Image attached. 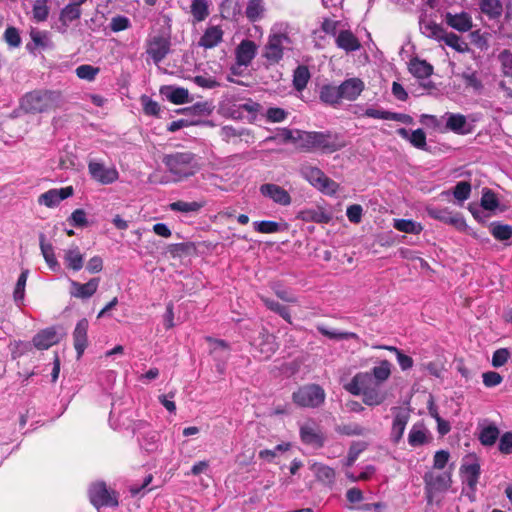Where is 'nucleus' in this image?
Wrapping results in <instances>:
<instances>
[{
  "label": "nucleus",
  "instance_id": "obj_19",
  "mask_svg": "<svg viewBox=\"0 0 512 512\" xmlns=\"http://www.w3.org/2000/svg\"><path fill=\"white\" fill-rule=\"evenodd\" d=\"M99 283H100L99 277L91 278L86 283H80L75 280H71L70 295L72 297L78 298V299H88L96 293V291L99 287Z\"/></svg>",
  "mask_w": 512,
  "mask_h": 512
},
{
  "label": "nucleus",
  "instance_id": "obj_64",
  "mask_svg": "<svg viewBox=\"0 0 512 512\" xmlns=\"http://www.w3.org/2000/svg\"><path fill=\"white\" fill-rule=\"evenodd\" d=\"M499 451L504 455L512 454V432L502 434L498 444Z\"/></svg>",
  "mask_w": 512,
  "mask_h": 512
},
{
  "label": "nucleus",
  "instance_id": "obj_8",
  "mask_svg": "<svg viewBox=\"0 0 512 512\" xmlns=\"http://www.w3.org/2000/svg\"><path fill=\"white\" fill-rule=\"evenodd\" d=\"M290 42V37L285 33L272 34L268 37L262 53L268 65H276L283 59L284 45Z\"/></svg>",
  "mask_w": 512,
  "mask_h": 512
},
{
  "label": "nucleus",
  "instance_id": "obj_23",
  "mask_svg": "<svg viewBox=\"0 0 512 512\" xmlns=\"http://www.w3.org/2000/svg\"><path fill=\"white\" fill-rule=\"evenodd\" d=\"M257 45L254 41L244 39L236 48V62L239 66H248L255 58Z\"/></svg>",
  "mask_w": 512,
  "mask_h": 512
},
{
  "label": "nucleus",
  "instance_id": "obj_63",
  "mask_svg": "<svg viewBox=\"0 0 512 512\" xmlns=\"http://www.w3.org/2000/svg\"><path fill=\"white\" fill-rule=\"evenodd\" d=\"M287 115L288 113L280 107H271L266 112L267 120L273 123L284 121Z\"/></svg>",
  "mask_w": 512,
  "mask_h": 512
},
{
  "label": "nucleus",
  "instance_id": "obj_46",
  "mask_svg": "<svg viewBox=\"0 0 512 512\" xmlns=\"http://www.w3.org/2000/svg\"><path fill=\"white\" fill-rule=\"evenodd\" d=\"M500 434L499 429L497 426L491 424L486 427H484L479 434V441L484 446H492L495 444L496 440L498 439Z\"/></svg>",
  "mask_w": 512,
  "mask_h": 512
},
{
  "label": "nucleus",
  "instance_id": "obj_50",
  "mask_svg": "<svg viewBox=\"0 0 512 512\" xmlns=\"http://www.w3.org/2000/svg\"><path fill=\"white\" fill-rule=\"evenodd\" d=\"M394 227L401 232L419 234L422 231L420 223H416L412 220L397 219L395 220Z\"/></svg>",
  "mask_w": 512,
  "mask_h": 512
},
{
  "label": "nucleus",
  "instance_id": "obj_33",
  "mask_svg": "<svg viewBox=\"0 0 512 512\" xmlns=\"http://www.w3.org/2000/svg\"><path fill=\"white\" fill-rule=\"evenodd\" d=\"M320 100L328 105L337 106L342 102L339 85L325 84L321 87L319 93Z\"/></svg>",
  "mask_w": 512,
  "mask_h": 512
},
{
  "label": "nucleus",
  "instance_id": "obj_54",
  "mask_svg": "<svg viewBox=\"0 0 512 512\" xmlns=\"http://www.w3.org/2000/svg\"><path fill=\"white\" fill-rule=\"evenodd\" d=\"M452 194L460 203L470 198L471 184L468 181H460L453 188Z\"/></svg>",
  "mask_w": 512,
  "mask_h": 512
},
{
  "label": "nucleus",
  "instance_id": "obj_52",
  "mask_svg": "<svg viewBox=\"0 0 512 512\" xmlns=\"http://www.w3.org/2000/svg\"><path fill=\"white\" fill-rule=\"evenodd\" d=\"M28 270H24L21 272L20 276L18 277L17 283L14 288L13 292V298L14 301L19 304L22 303L25 296V286L28 278Z\"/></svg>",
  "mask_w": 512,
  "mask_h": 512
},
{
  "label": "nucleus",
  "instance_id": "obj_24",
  "mask_svg": "<svg viewBox=\"0 0 512 512\" xmlns=\"http://www.w3.org/2000/svg\"><path fill=\"white\" fill-rule=\"evenodd\" d=\"M460 472L467 486L474 494L481 474L480 464L476 460L471 463H465L461 466Z\"/></svg>",
  "mask_w": 512,
  "mask_h": 512
},
{
  "label": "nucleus",
  "instance_id": "obj_1",
  "mask_svg": "<svg viewBox=\"0 0 512 512\" xmlns=\"http://www.w3.org/2000/svg\"><path fill=\"white\" fill-rule=\"evenodd\" d=\"M162 163L174 182L186 180L200 170L197 156L191 151H175L164 154Z\"/></svg>",
  "mask_w": 512,
  "mask_h": 512
},
{
  "label": "nucleus",
  "instance_id": "obj_43",
  "mask_svg": "<svg viewBox=\"0 0 512 512\" xmlns=\"http://www.w3.org/2000/svg\"><path fill=\"white\" fill-rule=\"evenodd\" d=\"M369 373L372 375L374 381L381 385L391 375V363L388 360H382L380 364L373 367Z\"/></svg>",
  "mask_w": 512,
  "mask_h": 512
},
{
  "label": "nucleus",
  "instance_id": "obj_27",
  "mask_svg": "<svg viewBox=\"0 0 512 512\" xmlns=\"http://www.w3.org/2000/svg\"><path fill=\"white\" fill-rule=\"evenodd\" d=\"M409 72L418 79H425L433 74V66L426 60L414 57L408 64Z\"/></svg>",
  "mask_w": 512,
  "mask_h": 512
},
{
  "label": "nucleus",
  "instance_id": "obj_53",
  "mask_svg": "<svg viewBox=\"0 0 512 512\" xmlns=\"http://www.w3.org/2000/svg\"><path fill=\"white\" fill-rule=\"evenodd\" d=\"M33 18L37 22L46 21L49 16L48 0H36L32 8Z\"/></svg>",
  "mask_w": 512,
  "mask_h": 512
},
{
  "label": "nucleus",
  "instance_id": "obj_61",
  "mask_svg": "<svg viewBox=\"0 0 512 512\" xmlns=\"http://www.w3.org/2000/svg\"><path fill=\"white\" fill-rule=\"evenodd\" d=\"M409 142L417 149L426 150V134L423 129L418 128L414 130L410 137Z\"/></svg>",
  "mask_w": 512,
  "mask_h": 512
},
{
  "label": "nucleus",
  "instance_id": "obj_28",
  "mask_svg": "<svg viewBox=\"0 0 512 512\" xmlns=\"http://www.w3.org/2000/svg\"><path fill=\"white\" fill-rule=\"evenodd\" d=\"M310 469L314 473L316 479L324 485L332 486L334 484L336 472L332 467L323 463H313Z\"/></svg>",
  "mask_w": 512,
  "mask_h": 512
},
{
  "label": "nucleus",
  "instance_id": "obj_25",
  "mask_svg": "<svg viewBox=\"0 0 512 512\" xmlns=\"http://www.w3.org/2000/svg\"><path fill=\"white\" fill-rule=\"evenodd\" d=\"M59 342L55 328L41 330L33 337V344L39 350H46Z\"/></svg>",
  "mask_w": 512,
  "mask_h": 512
},
{
  "label": "nucleus",
  "instance_id": "obj_5",
  "mask_svg": "<svg viewBox=\"0 0 512 512\" xmlns=\"http://www.w3.org/2000/svg\"><path fill=\"white\" fill-rule=\"evenodd\" d=\"M300 174L313 187L326 195H335L339 190V184L336 181L326 176L320 168L309 163L301 165Z\"/></svg>",
  "mask_w": 512,
  "mask_h": 512
},
{
  "label": "nucleus",
  "instance_id": "obj_48",
  "mask_svg": "<svg viewBox=\"0 0 512 512\" xmlns=\"http://www.w3.org/2000/svg\"><path fill=\"white\" fill-rule=\"evenodd\" d=\"M191 13L194 19L201 22L209 15L208 4L206 0H193L191 4Z\"/></svg>",
  "mask_w": 512,
  "mask_h": 512
},
{
  "label": "nucleus",
  "instance_id": "obj_12",
  "mask_svg": "<svg viewBox=\"0 0 512 512\" xmlns=\"http://www.w3.org/2000/svg\"><path fill=\"white\" fill-rule=\"evenodd\" d=\"M301 441L308 446L316 449L322 448L325 443V435L314 422H308L300 427L299 431Z\"/></svg>",
  "mask_w": 512,
  "mask_h": 512
},
{
  "label": "nucleus",
  "instance_id": "obj_59",
  "mask_svg": "<svg viewBox=\"0 0 512 512\" xmlns=\"http://www.w3.org/2000/svg\"><path fill=\"white\" fill-rule=\"evenodd\" d=\"M254 229L262 234H272L280 231V224L270 220L257 221L254 222Z\"/></svg>",
  "mask_w": 512,
  "mask_h": 512
},
{
  "label": "nucleus",
  "instance_id": "obj_32",
  "mask_svg": "<svg viewBox=\"0 0 512 512\" xmlns=\"http://www.w3.org/2000/svg\"><path fill=\"white\" fill-rule=\"evenodd\" d=\"M206 205V201H183L178 200L169 204V209L173 212H181L184 214H197Z\"/></svg>",
  "mask_w": 512,
  "mask_h": 512
},
{
  "label": "nucleus",
  "instance_id": "obj_3",
  "mask_svg": "<svg viewBox=\"0 0 512 512\" xmlns=\"http://www.w3.org/2000/svg\"><path fill=\"white\" fill-rule=\"evenodd\" d=\"M302 137V151H320L324 154H332L344 148L347 144L343 137L335 132L306 131Z\"/></svg>",
  "mask_w": 512,
  "mask_h": 512
},
{
  "label": "nucleus",
  "instance_id": "obj_38",
  "mask_svg": "<svg viewBox=\"0 0 512 512\" xmlns=\"http://www.w3.org/2000/svg\"><path fill=\"white\" fill-rule=\"evenodd\" d=\"M310 80V72L307 66L299 65L293 72V86L296 91L301 92Z\"/></svg>",
  "mask_w": 512,
  "mask_h": 512
},
{
  "label": "nucleus",
  "instance_id": "obj_6",
  "mask_svg": "<svg viewBox=\"0 0 512 512\" xmlns=\"http://www.w3.org/2000/svg\"><path fill=\"white\" fill-rule=\"evenodd\" d=\"M423 480L428 505H432L434 496L447 491L452 483L451 474L448 472L436 473L429 471L425 473Z\"/></svg>",
  "mask_w": 512,
  "mask_h": 512
},
{
  "label": "nucleus",
  "instance_id": "obj_29",
  "mask_svg": "<svg viewBox=\"0 0 512 512\" xmlns=\"http://www.w3.org/2000/svg\"><path fill=\"white\" fill-rule=\"evenodd\" d=\"M64 262L68 269L79 271L84 265V256L76 245H72L64 252Z\"/></svg>",
  "mask_w": 512,
  "mask_h": 512
},
{
  "label": "nucleus",
  "instance_id": "obj_55",
  "mask_svg": "<svg viewBox=\"0 0 512 512\" xmlns=\"http://www.w3.org/2000/svg\"><path fill=\"white\" fill-rule=\"evenodd\" d=\"M75 72L78 78L87 81H93L100 72V68L89 64H83L78 66Z\"/></svg>",
  "mask_w": 512,
  "mask_h": 512
},
{
  "label": "nucleus",
  "instance_id": "obj_4",
  "mask_svg": "<svg viewBox=\"0 0 512 512\" xmlns=\"http://www.w3.org/2000/svg\"><path fill=\"white\" fill-rule=\"evenodd\" d=\"M60 98V93L56 91L35 90L23 97L21 106L26 112L42 113L56 108Z\"/></svg>",
  "mask_w": 512,
  "mask_h": 512
},
{
  "label": "nucleus",
  "instance_id": "obj_40",
  "mask_svg": "<svg viewBox=\"0 0 512 512\" xmlns=\"http://www.w3.org/2000/svg\"><path fill=\"white\" fill-rule=\"evenodd\" d=\"M81 15H82L81 7L69 3L61 9L60 14H59V21L63 25H68L69 23L80 19Z\"/></svg>",
  "mask_w": 512,
  "mask_h": 512
},
{
  "label": "nucleus",
  "instance_id": "obj_17",
  "mask_svg": "<svg viewBox=\"0 0 512 512\" xmlns=\"http://www.w3.org/2000/svg\"><path fill=\"white\" fill-rule=\"evenodd\" d=\"M74 189L72 186H66L60 189H50L38 197V203L48 208L57 206L62 200L72 196Z\"/></svg>",
  "mask_w": 512,
  "mask_h": 512
},
{
  "label": "nucleus",
  "instance_id": "obj_49",
  "mask_svg": "<svg viewBox=\"0 0 512 512\" xmlns=\"http://www.w3.org/2000/svg\"><path fill=\"white\" fill-rule=\"evenodd\" d=\"M317 330L325 337L334 340H348V339H357L358 335L354 332H336L333 330L327 329L323 325L317 326Z\"/></svg>",
  "mask_w": 512,
  "mask_h": 512
},
{
  "label": "nucleus",
  "instance_id": "obj_20",
  "mask_svg": "<svg viewBox=\"0 0 512 512\" xmlns=\"http://www.w3.org/2000/svg\"><path fill=\"white\" fill-rule=\"evenodd\" d=\"M444 21L449 27L461 33L468 32L473 27L472 17L467 12L455 14L447 12L444 16Z\"/></svg>",
  "mask_w": 512,
  "mask_h": 512
},
{
  "label": "nucleus",
  "instance_id": "obj_26",
  "mask_svg": "<svg viewBox=\"0 0 512 512\" xmlns=\"http://www.w3.org/2000/svg\"><path fill=\"white\" fill-rule=\"evenodd\" d=\"M336 46L345 52H354L361 48L359 39L350 30H341L335 40Z\"/></svg>",
  "mask_w": 512,
  "mask_h": 512
},
{
  "label": "nucleus",
  "instance_id": "obj_15",
  "mask_svg": "<svg viewBox=\"0 0 512 512\" xmlns=\"http://www.w3.org/2000/svg\"><path fill=\"white\" fill-rule=\"evenodd\" d=\"M297 219L304 222H314L317 224H328L332 221V212L322 206L302 209L297 214Z\"/></svg>",
  "mask_w": 512,
  "mask_h": 512
},
{
  "label": "nucleus",
  "instance_id": "obj_21",
  "mask_svg": "<svg viewBox=\"0 0 512 512\" xmlns=\"http://www.w3.org/2000/svg\"><path fill=\"white\" fill-rule=\"evenodd\" d=\"M170 51V40L163 36H155L149 43L147 53L155 64L160 63Z\"/></svg>",
  "mask_w": 512,
  "mask_h": 512
},
{
  "label": "nucleus",
  "instance_id": "obj_13",
  "mask_svg": "<svg viewBox=\"0 0 512 512\" xmlns=\"http://www.w3.org/2000/svg\"><path fill=\"white\" fill-rule=\"evenodd\" d=\"M394 419L391 427V440L398 444L403 437L405 428L410 419V410L402 407H392Z\"/></svg>",
  "mask_w": 512,
  "mask_h": 512
},
{
  "label": "nucleus",
  "instance_id": "obj_44",
  "mask_svg": "<svg viewBox=\"0 0 512 512\" xmlns=\"http://www.w3.org/2000/svg\"><path fill=\"white\" fill-rule=\"evenodd\" d=\"M261 300L269 310L277 313L288 323H290V324L292 323L291 313H290V310L288 307L280 304L279 302H277L273 299L267 298V297L261 296Z\"/></svg>",
  "mask_w": 512,
  "mask_h": 512
},
{
  "label": "nucleus",
  "instance_id": "obj_22",
  "mask_svg": "<svg viewBox=\"0 0 512 512\" xmlns=\"http://www.w3.org/2000/svg\"><path fill=\"white\" fill-rule=\"evenodd\" d=\"M88 327V320L86 318H82L77 322L75 329L73 331V344L77 352V358H80L83 355L88 345Z\"/></svg>",
  "mask_w": 512,
  "mask_h": 512
},
{
  "label": "nucleus",
  "instance_id": "obj_57",
  "mask_svg": "<svg viewBox=\"0 0 512 512\" xmlns=\"http://www.w3.org/2000/svg\"><path fill=\"white\" fill-rule=\"evenodd\" d=\"M303 134H306V131H302V130H291V129H288V128H284L282 130V136H283V140L285 142H292L294 144L297 145V148L300 149L302 151V137Z\"/></svg>",
  "mask_w": 512,
  "mask_h": 512
},
{
  "label": "nucleus",
  "instance_id": "obj_16",
  "mask_svg": "<svg viewBox=\"0 0 512 512\" xmlns=\"http://www.w3.org/2000/svg\"><path fill=\"white\" fill-rule=\"evenodd\" d=\"M259 190L264 197L271 199L276 204L288 206L292 202L288 191L277 184L265 183L260 186Z\"/></svg>",
  "mask_w": 512,
  "mask_h": 512
},
{
  "label": "nucleus",
  "instance_id": "obj_14",
  "mask_svg": "<svg viewBox=\"0 0 512 512\" xmlns=\"http://www.w3.org/2000/svg\"><path fill=\"white\" fill-rule=\"evenodd\" d=\"M88 171L92 179L103 185L112 184L119 178V173L116 168H107L104 164L96 161H90L88 163Z\"/></svg>",
  "mask_w": 512,
  "mask_h": 512
},
{
  "label": "nucleus",
  "instance_id": "obj_11",
  "mask_svg": "<svg viewBox=\"0 0 512 512\" xmlns=\"http://www.w3.org/2000/svg\"><path fill=\"white\" fill-rule=\"evenodd\" d=\"M251 344L263 359H269L278 349L276 337L264 327L261 328Z\"/></svg>",
  "mask_w": 512,
  "mask_h": 512
},
{
  "label": "nucleus",
  "instance_id": "obj_18",
  "mask_svg": "<svg viewBox=\"0 0 512 512\" xmlns=\"http://www.w3.org/2000/svg\"><path fill=\"white\" fill-rule=\"evenodd\" d=\"M341 98L346 101H355L365 89V83L358 77L344 80L339 85Z\"/></svg>",
  "mask_w": 512,
  "mask_h": 512
},
{
  "label": "nucleus",
  "instance_id": "obj_58",
  "mask_svg": "<svg viewBox=\"0 0 512 512\" xmlns=\"http://www.w3.org/2000/svg\"><path fill=\"white\" fill-rule=\"evenodd\" d=\"M481 206L485 210L493 211L499 206L496 194L491 189H485L481 197Z\"/></svg>",
  "mask_w": 512,
  "mask_h": 512
},
{
  "label": "nucleus",
  "instance_id": "obj_10",
  "mask_svg": "<svg viewBox=\"0 0 512 512\" xmlns=\"http://www.w3.org/2000/svg\"><path fill=\"white\" fill-rule=\"evenodd\" d=\"M427 214L432 219L438 220L445 224L451 225L458 230H464L466 228V222L462 215L458 212H452L447 207H427Z\"/></svg>",
  "mask_w": 512,
  "mask_h": 512
},
{
  "label": "nucleus",
  "instance_id": "obj_42",
  "mask_svg": "<svg viewBox=\"0 0 512 512\" xmlns=\"http://www.w3.org/2000/svg\"><path fill=\"white\" fill-rule=\"evenodd\" d=\"M491 235L498 241H506L512 237V226L494 221L489 225Z\"/></svg>",
  "mask_w": 512,
  "mask_h": 512
},
{
  "label": "nucleus",
  "instance_id": "obj_37",
  "mask_svg": "<svg viewBox=\"0 0 512 512\" xmlns=\"http://www.w3.org/2000/svg\"><path fill=\"white\" fill-rule=\"evenodd\" d=\"M467 126V120L466 117L462 114H454L451 113L448 115L447 121H446V128L456 134H467L470 131L466 130L465 127Z\"/></svg>",
  "mask_w": 512,
  "mask_h": 512
},
{
  "label": "nucleus",
  "instance_id": "obj_34",
  "mask_svg": "<svg viewBox=\"0 0 512 512\" xmlns=\"http://www.w3.org/2000/svg\"><path fill=\"white\" fill-rule=\"evenodd\" d=\"M223 38V31L219 26H211L207 28L200 38L199 45L210 49L217 46Z\"/></svg>",
  "mask_w": 512,
  "mask_h": 512
},
{
  "label": "nucleus",
  "instance_id": "obj_47",
  "mask_svg": "<svg viewBox=\"0 0 512 512\" xmlns=\"http://www.w3.org/2000/svg\"><path fill=\"white\" fill-rule=\"evenodd\" d=\"M220 13L224 19L234 20L240 14V7L234 0H223L220 4Z\"/></svg>",
  "mask_w": 512,
  "mask_h": 512
},
{
  "label": "nucleus",
  "instance_id": "obj_51",
  "mask_svg": "<svg viewBox=\"0 0 512 512\" xmlns=\"http://www.w3.org/2000/svg\"><path fill=\"white\" fill-rule=\"evenodd\" d=\"M167 99L175 104L181 105L189 102V91L183 87L172 88L170 93L167 95Z\"/></svg>",
  "mask_w": 512,
  "mask_h": 512
},
{
  "label": "nucleus",
  "instance_id": "obj_56",
  "mask_svg": "<svg viewBox=\"0 0 512 512\" xmlns=\"http://www.w3.org/2000/svg\"><path fill=\"white\" fill-rule=\"evenodd\" d=\"M367 442L365 441H355L350 445L348 456H347V465L351 466L357 460L359 455L367 449Z\"/></svg>",
  "mask_w": 512,
  "mask_h": 512
},
{
  "label": "nucleus",
  "instance_id": "obj_39",
  "mask_svg": "<svg viewBox=\"0 0 512 512\" xmlns=\"http://www.w3.org/2000/svg\"><path fill=\"white\" fill-rule=\"evenodd\" d=\"M206 341L210 344V353L215 357L228 358L230 352V345L228 342L222 339H215L212 337H206Z\"/></svg>",
  "mask_w": 512,
  "mask_h": 512
},
{
  "label": "nucleus",
  "instance_id": "obj_60",
  "mask_svg": "<svg viewBox=\"0 0 512 512\" xmlns=\"http://www.w3.org/2000/svg\"><path fill=\"white\" fill-rule=\"evenodd\" d=\"M336 431L341 435L360 436L364 434L365 429L357 423H349L337 426Z\"/></svg>",
  "mask_w": 512,
  "mask_h": 512
},
{
  "label": "nucleus",
  "instance_id": "obj_2",
  "mask_svg": "<svg viewBox=\"0 0 512 512\" xmlns=\"http://www.w3.org/2000/svg\"><path fill=\"white\" fill-rule=\"evenodd\" d=\"M345 389L352 395H362L363 403L367 406H378L385 402L387 393L380 388L372 375L368 372H359L345 385Z\"/></svg>",
  "mask_w": 512,
  "mask_h": 512
},
{
  "label": "nucleus",
  "instance_id": "obj_7",
  "mask_svg": "<svg viewBox=\"0 0 512 512\" xmlns=\"http://www.w3.org/2000/svg\"><path fill=\"white\" fill-rule=\"evenodd\" d=\"M293 402L300 407H319L325 401V391L317 384L300 387L292 395Z\"/></svg>",
  "mask_w": 512,
  "mask_h": 512
},
{
  "label": "nucleus",
  "instance_id": "obj_62",
  "mask_svg": "<svg viewBox=\"0 0 512 512\" xmlns=\"http://www.w3.org/2000/svg\"><path fill=\"white\" fill-rule=\"evenodd\" d=\"M193 82L205 89H213L220 86V83L211 76L197 75L193 78Z\"/></svg>",
  "mask_w": 512,
  "mask_h": 512
},
{
  "label": "nucleus",
  "instance_id": "obj_41",
  "mask_svg": "<svg viewBox=\"0 0 512 512\" xmlns=\"http://www.w3.org/2000/svg\"><path fill=\"white\" fill-rule=\"evenodd\" d=\"M442 41L455 51L459 53H467L470 51L469 45L467 42L461 39L460 36L453 32H447L445 33L444 38Z\"/></svg>",
  "mask_w": 512,
  "mask_h": 512
},
{
  "label": "nucleus",
  "instance_id": "obj_35",
  "mask_svg": "<svg viewBox=\"0 0 512 512\" xmlns=\"http://www.w3.org/2000/svg\"><path fill=\"white\" fill-rule=\"evenodd\" d=\"M479 9L490 20L499 19L503 13V5L500 0H479Z\"/></svg>",
  "mask_w": 512,
  "mask_h": 512
},
{
  "label": "nucleus",
  "instance_id": "obj_30",
  "mask_svg": "<svg viewBox=\"0 0 512 512\" xmlns=\"http://www.w3.org/2000/svg\"><path fill=\"white\" fill-rule=\"evenodd\" d=\"M419 25L421 33L427 38L440 42L445 36L446 30L444 27L432 20H421Z\"/></svg>",
  "mask_w": 512,
  "mask_h": 512
},
{
  "label": "nucleus",
  "instance_id": "obj_31",
  "mask_svg": "<svg viewBox=\"0 0 512 512\" xmlns=\"http://www.w3.org/2000/svg\"><path fill=\"white\" fill-rule=\"evenodd\" d=\"M429 442L428 430L423 423H415L409 434L408 443L412 447H419Z\"/></svg>",
  "mask_w": 512,
  "mask_h": 512
},
{
  "label": "nucleus",
  "instance_id": "obj_9",
  "mask_svg": "<svg viewBox=\"0 0 512 512\" xmlns=\"http://www.w3.org/2000/svg\"><path fill=\"white\" fill-rule=\"evenodd\" d=\"M89 498L96 508L117 507L119 504L117 493L109 490L104 482L95 483L90 487Z\"/></svg>",
  "mask_w": 512,
  "mask_h": 512
},
{
  "label": "nucleus",
  "instance_id": "obj_45",
  "mask_svg": "<svg viewBox=\"0 0 512 512\" xmlns=\"http://www.w3.org/2000/svg\"><path fill=\"white\" fill-rule=\"evenodd\" d=\"M265 11L263 0H249L245 14L252 23L260 20Z\"/></svg>",
  "mask_w": 512,
  "mask_h": 512
},
{
  "label": "nucleus",
  "instance_id": "obj_36",
  "mask_svg": "<svg viewBox=\"0 0 512 512\" xmlns=\"http://www.w3.org/2000/svg\"><path fill=\"white\" fill-rule=\"evenodd\" d=\"M40 249L43 258L45 259L47 265L53 271H56L60 268V265L56 259L54 248L51 243L46 242L45 235L41 233L39 235Z\"/></svg>",
  "mask_w": 512,
  "mask_h": 512
}]
</instances>
